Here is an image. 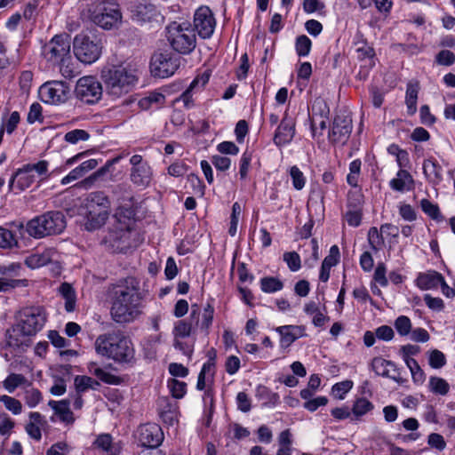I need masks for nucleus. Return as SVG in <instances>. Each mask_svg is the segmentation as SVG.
Here are the masks:
<instances>
[{
  "mask_svg": "<svg viewBox=\"0 0 455 455\" xmlns=\"http://www.w3.org/2000/svg\"><path fill=\"white\" fill-rule=\"evenodd\" d=\"M290 175L292 180V185L295 189L301 190L306 183L303 172L296 166H292L290 170Z\"/></svg>",
  "mask_w": 455,
  "mask_h": 455,
  "instance_id": "8fccbe9b",
  "label": "nucleus"
},
{
  "mask_svg": "<svg viewBox=\"0 0 455 455\" xmlns=\"http://www.w3.org/2000/svg\"><path fill=\"white\" fill-rule=\"evenodd\" d=\"M153 179V170L149 164L140 168H131L130 180L133 185L140 188H148Z\"/></svg>",
  "mask_w": 455,
  "mask_h": 455,
  "instance_id": "f3484780",
  "label": "nucleus"
},
{
  "mask_svg": "<svg viewBox=\"0 0 455 455\" xmlns=\"http://www.w3.org/2000/svg\"><path fill=\"white\" fill-rule=\"evenodd\" d=\"M283 257L291 271L296 272L301 267V259L296 251L284 252Z\"/></svg>",
  "mask_w": 455,
  "mask_h": 455,
  "instance_id": "49530a36",
  "label": "nucleus"
},
{
  "mask_svg": "<svg viewBox=\"0 0 455 455\" xmlns=\"http://www.w3.org/2000/svg\"><path fill=\"white\" fill-rule=\"evenodd\" d=\"M101 78L107 92L116 98L128 93L137 81L133 71L121 65L104 68Z\"/></svg>",
  "mask_w": 455,
  "mask_h": 455,
  "instance_id": "20e7f679",
  "label": "nucleus"
},
{
  "mask_svg": "<svg viewBox=\"0 0 455 455\" xmlns=\"http://www.w3.org/2000/svg\"><path fill=\"white\" fill-rule=\"evenodd\" d=\"M56 40L57 36H54L52 38L50 44L43 47L42 54L49 61L54 60V59L57 57V47L55 45L57 44Z\"/></svg>",
  "mask_w": 455,
  "mask_h": 455,
  "instance_id": "e2e57ef3",
  "label": "nucleus"
},
{
  "mask_svg": "<svg viewBox=\"0 0 455 455\" xmlns=\"http://www.w3.org/2000/svg\"><path fill=\"white\" fill-rule=\"evenodd\" d=\"M419 91V82H409L406 89L405 104L407 106L408 114L412 116L417 111V100Z\"/></svg>",
  "mask_w": 455,
  "mask_h": 455,
  "instance_id": "a878e982",
  "label": "nucleus"
},
{
  "mask_svg": "<svg viewBox=\"0 0 455 455\" xmlns=\"http://www.w3.org/2000/svg\"><path fill=\"white\" fill-rule=\"evenodd\" d=\"M436 62L443 66H451L455 62V54L449 50H442L436 55Z\"/></svg>",
  "mask_w": 455,
  "mask_h": 455,
  "instance_id": "0e129e2a",
  "label": "nucleus"
},
{
  "mask_svg": "<svg viewBox=\"0 0 455 455\" xmlns=\"http://www.w3.org/2000/svg\"><path fill=\"white\" fill-rule=\"evenodd\" d=\"M46 320L45 311L42 307H27L17 315V323L6 331L4 348L10 349L12 356L23 353L30 346V337L44 326Z\"/></svg>",
  "mask_w": 455,
  "mask_h": 455,
  "instance_id": "f257e3e1",
  "label": "nucleus"
},
{
  "mask_svg": "<svg viewBox=\"0 0 455 455\" xmlns=\"http://www.w3.org/2000/svg\"><path fill=\"white\" fill-rule=\"evenodd\" d=\"M57 251L54 248L44 250L42 253H35L30 255L26 259V264L30 268H37L44 267L53 261Z\"/></svg>",
  "mask_w": 455,
  "mask_h": 455,
  "instance_id": "412c9836",
  "label": "nucleus"
},
{
  "mask_svg": "<svg viewBox=\"0 0 455 455\" xmlns=\"http://www.w3.org/2000/svg\"><path fill=\"white\" fill-rule=\"evenodd\" d=\"M339 247L337 245H332L330 249L329 255L324 258L322 263L326 267H332L339 263Z\"/></svg>",
  "mask_w": 455,
  "mask_h": 455,
  "instance_id": "bf43d9fd",
  "label": "nucleus"
},
{
  "mask_svg": "<svg viewBox=\"0 0 455 455\" xmlns=\"http://www.w3.org/2000/svg\"><path fill=\"white\" fill-rule=\"evenodd\" d=\"M200 315L201 312L199 307L196 304L192 305L189 321H179L174 327L175 335L181 338L188 337L193 332L195 327L199 325Z\"/></svg>",
  "mask_w": 455,
  "mask_h": 455,
  "instance_id": "dca6fc26",
  "label": "nucleus"
},
{
  "mask_svg": "<svg viewBox=\"0 0 455 455\" xmlns=\"http://www.w3.org/2000/svg\"><path fill=\"white\" fill-rule=\"evenodd\" d=\"M260 287L264 292L273 293L281 291L283 288V283L276 277L267 276L261 278Z\"/></svg>",
  "mask_w": 455,
  "mask_h": 455,
  "instance_id": "72a5a7b5",
  "label": "nucleus"
},
{
  "mask_svg": "<svg viewBox=\"0 0 455 455\" xmlns=\"http://www.w3.org/2000/svg\"><path fill=\"white\" fill-rule=\"evenodd\" d=\"M188 171V166L180 161L172 164L167 169L168 174L173 177H182Z\"/></svg>",
  "mask_w": 455,
  "mask_h": 455,
  "instance_id": "052dcab7",
  "label": "nucleus"
},
{
  "mask_svg": "<svg viewBox=\"0 0 455 455\" xmlns=\"http://www.w3.org/2000/svg\"><path fill=\"white\" fill-rule=\"evenodd\" d=\"M164 101V94L160 92H151L148 96L140 100V105L143 108H148L152 103L163 104Z\"/></svg>",
  "mask_w": 455,
  "mask_h": 455,
  "instance_id": "4d7b16f0",
  "label": "nucleus"
},
{
  "mask_svg": "<svg viewBox=\"0 0 455 455\" xmlns=\"http://www.w3.org/2000/svg\"><path fill=\"white\" fill-rule=\"evenodd\" d=\"M180 57L169 52H156L151 57L150 70L154 76L166 78L172 76L180 65Z\"/></svg>",
  "mask_w": 455,
  "mask_h": 455,
  "instance_id": "1a4fd4ad",
  "label": "nucleus"
},
{
  "mask_svg": "<svg viewBox=\"0 0 455 455\" xmlns=\"http://www.w3.org/2000/svg\"><path fill=\"white\" fill-rule=\"evenodd\" d=\"M73 48L76 58L83 63L92 64L101 54L102 44L97 37L87 35H77L73 41Z\"/></svg>",
  "mask_w": 455,
  "mask_h": 455,
  "instance_id": "0eeeda50",
  "label": "nucleus"
},
{
  "mask_svg": "<svg viewBox=\"0 0 455 455\" xmlns=\"http://www.w3.org/2000/svg\"><path fill=\"white\" fill-rule=\"evenodd\" d=\"M388 366L392 368L393 371H397L396 365L392 361L385 360L381 357H375L371 361V369L377 375L397 380L395 376L389 374Z\"/></svg>",
  "mask_w": 455,
  "mask_h": 455,
  "instance_id": "393cba45",
  "label": "nucleus"
},
{
  "mask_svg": "<svg viewBox=\"0 0 455 455\" xmlns=\"http://www.w3.org/2000/svg\"><path fill=\"white\" fill-rule=\"evenodd\" d=\"M95 349L99 355L121 363H131L134 360L132 341L122 331L100 335L95 340Z\"/></svg>",
  "mask_w": 455,
  "mask_h": 455,
  "instance_id": "7ed1b4c3",
  "label": "nucleus"
},
{
  "mask_svg": "<svg viewBox=\"0 0 455 455\" xmlns=\"http://www.w3.org/2000/svg\"><path fill=\"white\" fill-rule=\"evenodd\" d=\"M0 402H2L5 408L12 411L13 414H20L21 412V403L9 395H0Z\"/></svg>",
  "mask_w": 455,
  "mask_h": 455,
  "instance_id": "09e8293b",
  "label": "nucleus"
},
{
  "mask_svg": "<svg viewBox=\"0 0 455 455\" xmlns=\"http://www.w3.org/2000/svg\"><path fill=\"white\" fill-rule=\"evenodd\" d=\"M139 442L144 447L155 449L158 447L163 440L164 434L157 424H145L138 429Z\"/></svg>",
  "mask_w": 455,
  "mask_h": 455,
  "instance_id": "4468645a",
  "label": "nucleus"
},
{
  "mask_svg": "<svg viewBox=\"0 0 455 455\" xmlns=\"http://www.w3.org/2000/svg\"><path fill=\"white\" fill-rule=\"evenodd\" d=\"M155 12L156 10L153 5L140 4L135 8L133 17L138 21L145 22L152 19Z\"/></svg>",
  "mask_w": 455,
  "mask_h": 455,
  "instance_id": "4c0bfd02",
  "label": "nucleus"
},
{
  "mask_svg": "<svg viewBox=\"0 0 455 455\" xmlns=\"http://www.w3.org/2000/svg\"><path fill=\"white\" fill-rule=\"evenodd\" d=\"M429 386L432 392L442 395H445L450 389L448 382L438 377H431L429 379Z\"/></svg>",
  "mask_w": 455,
  "mask_h": 455,
  "instance_id": "79ce46f5",
  "label": "nucleus"
},
{
  "mask_svg": "<svg viewBox=\"0 0 455 455\" xmlns=\"http://www.w3.org/2000/svg\"><path fill=\"white\" fill-rule=\"evenodd\" d=\"M361 165L362 162L359 159L352 161L349 164V173L347 176V181L350 186L354 188L358 186Z\"/></svg>",
  "mask_w": 455,
  "mask_h": 455,
  "instance_id": "ea45409f",
  "label": "nucleus"
},
{
  "mask_svg": "<svg viewBox=\"0 0 455 455\" xmlns=\"http://www.w3.org/2000/svg\"><path fill=\"white\" fill-rule=\"evenodd\" d=\"M295 119L286 110L275 132L274 143L278 147L290 143L295 136Z\"/></svg>",
  "mask_w": 455,
  "mask_h": 455,
  "instance_id": "2eb2a0df",
  "label": "nucleus"
},
{
  "mask_svg": "<svg viewBox=\"0 0 455 455\" xmlns=\"http://www.w3.org/2000/svg\"><path fill=\"white\" fill-rule=\"evenodd\" d=\"M59 293L65 299V309L67 312H73L76 308V295L74 288L68 283H61L59 287Z\"/></svg>",
  "mask_w": 455,
  "mask_h": 455,
  "instance_id": "cd10ccee",
  "label": "nucleus"
},
{
  "mask_svg": "<svg viewBox=\"0 0 455 455\" xmlns=\"http://www.w3.org/2000/svg\"><path fill=\"white\" fill-rule=\"evenodd\" d=\"M425 175L434 183H438L442 180V167L434 159H427L423 164Z\"/></svg>",
  "mask_w": 455,
  "mask_h": 455,
  "instance_id": "c756f323",
  "label": "nucleus"
},
{
  "mask_svg": "<svg viewBox=\"0 0 455 455\" xmlns=\"http://www.w3.org/2000/svg\"><path fill=\"white\" fill-rule=\"evenodd\" d=\"M18 246V241L12 231L0 228V247L12 248Z\"/></svg>",
  "mask_w": 455,
  "mask_h": 455,
  "instance_id": "c03bdc74",
  "label": "nucleus"
},
{
  "mask_svg": "<svg viewBox=\"0 0 455 455\" xmlns=\"http://www.w3.org/2000/svg\"><path fill=\"white\" fill-rule=\"evenodd\" d=\"M352 118L345 112L337 114L328 132V140L331 144L344 145L352 132Z\"/></svg>",
  "mask_w": 455,
  "mask_h": 455,
  "instance_id": "f8f14e48",
  "label": "nucleus"
},
{
  "mask_svg": "<svg viewBox=\"0 0 455 455\" xmlns=\"http://www.w3.org/2000/svg\"><path fill=\"white\" fill-rule=\"evenodd\" d=\"M427 443L430 447L440 451H443L446 447V442L443 436L436 433H432L428 435Z\"/></svg>",
  "mask_w": 455,
  "mask_h": 455,
  "instance_id": "680f3d73",
  "label": "nucleus"
},
{
  "mask_svg": "<svg viewBox=\"0 0 455 455\" xmlns=\"http://www.w3.org/2000/svg\"><path fill=\"white\" fill-rule=\"evenodd\" d=\"M168 386L172 396L175 398H182L186 394L187 384L185 382L172 379Z\"/></svg>",
  "mask_w": 455,
  "mask_h": 455,
  "instance_id": "603ef678",
  "label": "nucleus"
},
{
  "mask_svg": "<svg viewBox=\"0 0 455 455\" xmlns=\"http://www.w3.org/2000/svg\"><path fill=\"white\" fill-rule=\"evenodd\" d=\"M20 120V116L19 112L13 111L6 120L3 119L1 126H4V131H6L8 134H12L15 131Z\"/></svg>",
  "mask_w": 455,
  "mask_h": 455,
  "instance_id": "864d4df0",
  "label": "nucleus"
},
{
  "mask_svg": "<svg viewBox=\"0 0 455 455\" xmlns=\"http://www.w3.org/2000/svg\"><path fill=\"white\" fill-rule=\"evenodd\" d=\"M369 243L374 251L378 250L379 244L383 243L382 235L379 233L377 228H371L368 232Z\"/></svg>",
  "mask_w": 455,
  "mask_h": 455,
  "instance_id": "774afa93",
  "label": "nucleus"
},
{
  "mask_svg": "<svg viewBox=\"0 0 455 455\" xmlns=\"http://www.w3.org/2000/svg\"><path fill=\"white\" fill-rule=\"evenodd\" d=\"M75 94L80 100L93 104L102 96L101 84L94 76H84L76 82Z\"/></svg>",
  "mask_w": 455,
  "mask_h": 455,
  "instance_id": "9b49d317",
  "label": "nucleus"
},
{
  "mask_svg": "<svg viewBox=\"0 0 455 455\" xmlns=\"http://www.w3.org/2000/svg\"><path fill=\"white\" fill-rule=\"evenodd\" d=\"M212 163L217 170L224 172L229 169L231 160L229 157L215 155L212 157Z\"/></svg>",
  "mask_w": 455,
  "mask_h": 455,
  "instance_id": "69168bd1",
  "label": "nucleus"
},
{
  "mask_svg": "<svg viewBox=\"0 0 455 455\" xmlns=\"http://www.w3.org/2000/svg\"><path fill=\"white\" fill-rule=\"evenodd\" d=\"M36 180L35 174L29 170H27L25 165L22 169H19L16 173L12 177L9 182L10 188H12L14 182L20 190H25Z\"/></svg>",
  "mask_w": 455,
  "mask_h": 455,
  "instance_id": "b1692460",
  "label": "nucleus"
},
{
  "mask_svg": "<svg viewBox=\"0 0 455 455\" xmlns=\"http://www.w3.org/2000/svg\"><path fill=\"white\" fill-rule=\"evenodd\" d=\"M413 185V179L409 172L405 170H400L396 178L391 180L390 187L396 191H403L405 189L410 190Z\"/></svg>",
  "mask_w": 455,
  "mask_h": 455,
  "instance_id": "bb28decb",
  "label": "nucleus"
},
{
  "mask_svg": "<svg viewBox=\"0 0 455 455\" xmlns=\"http://www.w3.org/2000/svg\"><path fill=\"white\" fill-rule=\"evenodd\" d=\"M194 31L203 39L210 38L216 27V20L212 10L205 5L196 9L194 14Z\"/></svg>",
  "mask_w": 455,
  "mask_h": 455,
  "instance_id": "ddd939ff",
  "label": "nucleus"
},
{
  "mask_svg": "<svg viewBox=\"0 0 455 455\" xmlns=\"http://www.w3.org/2000/svg\"><path fill=\"white\" fill-rule=\"evenodd\" d=\"M89 137L90 135L86 131L76 129L66 133L65 140L69 143L75 144L79 140H87Z\"/></svg>",
  "mask_w": 455,
  "mask_h": 455,
  "instance_id": "5fc2aeb1",
  "label": "nucleus"
},
{
  "mask_svg": "<svg viewBox=\"0 0 455 455\" xmlns=\"http://www.w3.org/2000/svg\"><path fill=\"white\" fill-rule=\"evenodd\" d=\"M199 80L195 79L189 87L176 100L177 102H182L186 108H190L194 106L191 92L196 86Z\"/></svg>",
  "mask_w": 455,
  "mask_h": 455,
  "instance_id": "3c124183",
  "label": "nucleus"
},
{
  "mask_svg": "<svg viewBox=\"0 0 455 455\" xmlns=\"http://www.w3.org/2000/svg\"><path fill=\"white\" fill-rule=\"evenodd\" d=\"M188 181L193 188L194 194L198 196H204L205 186L199 177L194 173L188 175Z\"/></svg>",
  "mask_w": 455,
  "mask_h": 455,
  "instance_id": "6e6d98bb",
  "label": "nucleus"
},
{
  "mask_svg": "<svg viewBox=\"0 0 455 455\" xmlns=\"http://www.w3.org/2000/svg\"><path fill=\"white\" fill-rule=\"evenodd\" d=\"M71 37L64 33L59 35V56L63 52V56L59 63V69L61 75L68 80L72 81L81 73L80 61L76 58H73L70 52Z\"/></svg>",
  "mask_w": 455,
  "mask_h": 455,
  "instance_id": "6e6552de",
  "label": "nucleus"
},
{
  "mask_svg": "<svg viewBox=\"0 0 455 455\" xmlns=\"http://www.w3.org/2000/svg\"><path fill=\"white\" fill-rule=\"evenodd\" d=\"M143 296L140 291L139 282L128 277L114 285L111 291L112 319L118 323L133 322L141 314Z\"/></svg>",
  "mask_w": 455,
  "mask_h": 455,
  "instance_id": "f03ea898",
  "label": "nucleus"
},
{
  "mask_svg": "<svg viewBox=\"0 0 455 455\" xmlns=\"http://www.w3.org/2000/svg\"><path fill=\"white\" fill-rule=\"evenodd\" d=\"M93 446L108 453V455H118L119 450L113 444L112 436L109 434H101L93 442Z\"/></svg>",
  "mask_w": 455,
  "mask_h": 455,
  "instance_id": "c85d7f7f",
  "label": "nucleus"
},
{
  "mask_svg": "<svg viewBox=\"0 0 455 455\" xmlns=\"http://www.w3.org/2000/svg\"><path fill=\"white\" fill-rule=\"evenodd\" d=\"M330 108L326 101L316 99L312 106L311 132L314 138L316 137L318 118H329Z\"/></svg>",
  "mask_w": 455,
  "mask_h": 455,
  "instance_id": "6ab92c4d",
  "label": "nucleus"
},
{
  "mask_svg": "<svg viewBox=\"0 0 455 455\" xmlns=\"http://www.w3.org/2000/svg\"><path fill=\"white\" fill-rule=\"evenodd\" d=\"M88 370L99 379L107 384L118 385L121 382V379L119 377L104 371L102 368L99 367L96 363H90L88 365Z\"/></svg>",
  "mask_w": 455,
  "mask_h": 455,
  "instance_id": "7c9ffc66",
  "label": "nucleus"
},
{
  "mask_svg": "<svg viewBox=\"0 0 455 455\" xmlns=\"http://www.w3.org/2000/svg\"><path fill=\"white\" fill-rule=\"evenodd\" d=\"M167 40L172 48L180 54H189L196 46V36L190 24L171 23L167 28Z\"/></svg>",
  "mask_w": 455,
  "mask_h": 455,
  "instance_id": "39448f33",
  "label": "nucleus"
},
{
  "mask_svg": "<svg viewBox=\"0 0 455 455\" xmlns=\"http://www.w3.org/2000/svg\"><path fill=\"white\" fill-rule=\"evenodd\" d=\"M275 331L281 336V346L284 347H290L304 334V329L298 325H283L277 327Z\"/></svg>",
  "mask_w": 455,
  "mask_h": 455,
  "instance_id": "a211bd4d",
  "label": "nucleus"
},
{
  "mask_svg": "<svg viewBox=\"0 0 455 455\" xmlns=\"http://www.w3.org/2000/svg\"><path fill=\"white\" fill-rule=\"evenodd\" d=\"M420 207L432 220L436 221L443 220V216L437 204H433L428 199H422L420 201Z\"/></svg>",
  "mask_w": 455,
  "mask_h": 455,
  "instance_id": "e433bc0d",
  "label": "nucleus"
},
{
  "mask_svg": "<svg viewBox=\"0 0 455 455\" xmlns=\"http://www.w3.org/2000/svg\"><path fill=\"white\" fill-rule=\"evenodd\" d=\"M214 315V307L210 304L207 305L204 308V312L202 314L201 322L199 321L200 329L205 335L209 334V329L212 323Z\"/></svg>",
  "mask_w": 455,
  "mask_h": 455,
  "instance_id": "c9c22d12",
  "label": "nucleus"
},
{
  "mask_svg": "<svg viewBox=\"0 0 455 455\" xmlns=\"http://www.w3.org/2000/svg\"><path fill=\"white\" fill-rule=\"evenodd\" d=\"M87 210L98 209V211L107 210L109 212L110 201L102 191L92 192L86 196Z\"/></svg>",
  "mask_w": 455,
  "mask_h": 455,
  "instance_id": "4be33fe9",
  "label": "nucleus"
},
{
  "mask_svg": "<svg viewBox=\"0 0 455 455\" xmlns=\"http://www.w3.org/2000/svg\"><path fill=\"white\" fill-rule=\"evenodd\" d=\"M57 81H49L40 86L38 94L40 100L47 104H54L57 95Z\"/></svg>",
  "mask_w": 455,
  "mask_h": 455,
  "instance_id": "2f4dec72",
  "label": "nucleus"
},
{
  "mask_svg": "<svg viewBox=\"0 0 455 455\" xmlns=\"http://www.w3.org/2000/svg\"><path fill=\"white\" fill-rule=\"evenodd\" d=\"M373 408L372 403L366 398H358L353 405L352 412L356 418H359L373 410Z\"/></svg>",
  "mask_w": 455,
  "mask_h": 455,
  "instance_id": "58836bf2",
  "label": "nucleus"
},
{
  "mask_svg": "<svg viewBox=\"0 0 455 455\" xmlns=\"http://www.w3.org/2000/svg\"><path fill=\"white\" fill-rule=\"evenodd\" d=\"M109 212L107 210L98 211V209L88 210L85 228L88 231H93L100 228L108 220Z\"/></svg>",
  "mask_w": 455,
  "mask_h": 455,
  "instance_id": "5701e85b",
  "label": "nucleus"
},
{
  "mask_svg": "<svg viewBox=\"0 0 455 455\" xmlns=\"http://www.w3.org/2000/svg\"><path fill=\"white\" fill-rule=\"evenodd\" d=\"M100 386V382L88 376H76L75 378V387L78 394L84 393L89 389L97 390Z\"/></svg>",
  "mask_w": 455,
  "mask_h": 455,
  "instance_id": "473e14b6",
  "label": "nucleus"
},
{
  "mask_svg": "<svg viewBox=\"0 0 455 455\" xmlns=\"http://www.w3.org/2000/svg\"><path fill=\"white\" fill-rule=\"evenodd\" d=\"M443 275L436 271H427L420 273L417 279V286L423 291L436 289L440 282L443 281Z\"/></svg>",
  "mask_w": 455,
  "mask_h": 455,
  "instance_id": "aec40b11",
  "label": "nucleus"
},
{
  "mask_svg": "<svg viewBox=\"0 0 455 455\" xmlns=\"http://www.w3.org/2000/svg\"><path fill=\"white\" fill-rule=\"evenodd\" d=\"M57 228V212H47L28 221L25 231L29 236L42 238L55 233Z\"/></svg>",
  "mask_w": 455,
  "mask_h": 455,
  "instance_id": "9d476101",
  "label": "nucleus"
},
{
  "mask_svg": "<svg viewBox=\"0 0 455 455\" xmlns=\"http://www.w3.org/2000/svg\"><path fill=\"white\" fill-rule=\"evenodd\" d=\"M446 363L445 356L443 352L435 349L430 353L429 355V365L432 368L439 369L442 368Z\"/></svg>",
  "mask_w": 455,
  "mask_h": 455,
  "instance_id": "13d9d810",
  "label": "nucleus"
},
{
  "mask_svg": "<svg viewBox=\"0 0 455 455\" xmlns=\"http://www.w3.org/2000/svg\"><path fill=\"white\" fill-rule=\"evenodd\" d=\"M395 328L401 336L408 335L411 331V323L405 315L398 316L395 321Z\"/></svg>",
  "mask_w": 455,
  "mask_h": 455,
  "instance_id": "de8ad7c7",
  "label": "nucleus"
},
{
  "mask_svg": "<svg viewBox=\"0 0 455 455\" xmlns=\"http://www.w3.org/2000/svg\"><path fill=\"white\" fill-rule=\"evenodd\" d=\"M58 413L60 421L67 425H72L75 422L74 414L69 409L68 400L59 401Z\"/></svg>",
  "mask_w": 455,
  "mask_h": 455,
  "instance_id": "f704fd0d",
  "label": "nucleus"
},
{
  "mask_svg": "<svg viewBox=\"0 0 455 455\" xmlns=\"http://www.w3.org/2000/svg\"><path fill=\"white\" fill-rule=\"evenodd\" d=\"M92 22L103 29L117 28L122 22V13L116 3L103 1L94 4L89 9Z\"/></svg>",
  "mask_w": 455,
  "mask_h": 455,
  "instance_id": "423d86ee",
  "label": "nucleus"
},
{
  "mask_svg": "<svg viewBox=\"0 0 455 455\" xmlns=\"http://www.w3.org/2000/svg\"><path fill=\"white\" fill-rule=\"evenodd\" d=\"M312 46L311 40L305 35L299 36L296 38L295 49L299 57L307 56Z\"/></svg>",
  "mask_w": 455,
  "mask_h": 455,
  "instance_id": "a19ab883",
  "label": "nucleus"
},
{
  "mask_svg": "<svg viewBox=\"0 0 455 455\" xmlns=\"http://www.w3.org/2000/svg\"><path fill=\"white\" fill-rule=\"evenodd\" d=\"M71 84V81H59V103L66 102L73 94H75V89Z\"/></svg>",
  "mask_w": 455,
  "mask_h": 455,
  "instance_id": "a18cd8bd",
  "label": "nucleus"
},
{
  "mask_svg": "<svg viewBox=\"0 0 455 455\" xmlns=\"http://www.w3.org/2000/svg\"><path fill=\"white\" fill-rule=\"evenodd\" d=\"M26 382V378L21 374H10L4 381V387L12 393L19 386Z\"/></svg>",
  "mask_w": 455,
  "mask_h": 455,
  "instance_id": "37998d69",
  "label": "nucleus"
},
{
  "mask_svg": "<svg viewBox=\"0 0 455 455\" xmlns=\"http://www.w3.org/2000/svg\"><path fill=\"white\" fill-rule=\"evenodd\" d=\"M386 266L383 262H379L375 268L373 279L379 283L381 286H387L388 283L387 278L386 277Z\"/></svg>",
  "mask_w": 455,
  "mask_h": 455,
  "instance_id": "338daca9",
  "label": "nucleus"
}]
</instances>
